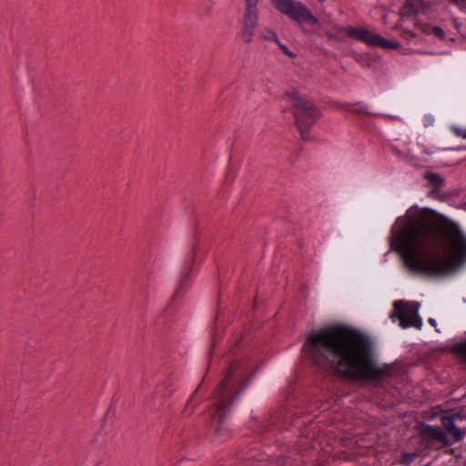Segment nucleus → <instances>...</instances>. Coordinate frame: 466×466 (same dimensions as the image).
Wrapping results in <instances>:
<instances>
[{
    "label": "nucleus",
    "instance_id": "nucleus-17",
    "mask_svg": "<svg viewBox=\"0 0 466 466\" xmlns=\"http://www.w3.org/2000/svg\"><path fill=\"white\" fill-rule=\"evenodd\" d=\"M432 33L440 40H443L446 37V34H445L444 30L441 27H440V26H437V25L433 26L432 27Z\"/></svg>",
    "mask_w": 466,
    "mask_h": 466
},
{
    "label": "nucleus",
    "instance_id": "nucleus-23",
    "mask_svg": "<svg viewBox=\"0 0 466 466\" xmlns=\"http://www.w3.org/2000/svg\"><path fill=\"white\" fill-rule=\"evenodd\" d=\"M320 3H324L326 0H319Z\"/></svg>",
    "mask_w": 466,
    "mask_h": 466
},
{
    "label": "nucleus",
    "instance_id": "nucleus-12",
    "mask_svg": "<svg viewBox=\"0 0 466 466\" xmlns=\"http://www.w3.org/2000/svg\"><path fill=\"white\" fill-rule=\"evenodd\" d=\"M452 351L466 362V341H461L452 347Z\"/></svg>",
    "mask_w": 466,
    "mask_h": 466
},
{
    "label": "nucleus",
    "instance_id": "nucleus-6",
    "mask_svg": "<svg viewBox=\"0 0 466 466\" xmlns=\"http://www.w3.org/2000/svg\"><path fill=\"white\" fill-rule=\"evenodd\" d=\"M420 304L416 303V307L404 300H396L393 303L394 312L390 315V318L394 320L398 319L400 326L402 329L415 327L420 329L422 327V319L418 313Z\"/></svg>",
    "mask_w": 466,
    "mask_h": 466
},
{
    "label": "nucleus",
    "instance_id": "nucleus-14",
    "mask_svg": "<svg viewBox=\"0 0 466 466\" xmlns=\"http://www.w3.org/2000/svg\"><path fill=\"white\" fill-rule=\"evenodd\" d=\"M259 0H245L246 9L245 13L258 14V5Z\"/></svg>",
    "mask_w": 466,
    "mask_h": 466
},
{
    "label": "nucleus",
    "instance_id": "nucleus-18",
    "mask_svg": "<svg viewBox=\"0 0 466 466\" xmlns=\"http://www.w3.org/2000/svg\"><path fill=\"white\" fill-rule=\"evenodd\" d=\"M417 457L416 453H405L402 457L401 462L403 464H410L413 461V460Z\"/></svg>",
    "mask_w": 466,
    "mask_h": 466
},
{
    "label": "nucleus",
    "instance_id": "nucleus-1",
    "mask_svg": "<svg viewBox=\"0 0 466 466\" xmlns=\"http://www.w3.org/2000/svg\"><path fill=\"white\" fill-rule=\"evenodd\" d=\"M391 245L412 273L446 276L466 262V236L441 222L436 211L412 206L391 227Z\"/></svg>",
    "mask_w": 466,
    "mask_h": 466
},
{
    "label": "nucleus",
    "instance_id": "nucleus-19",
    "mask_svg": "<svg viewBox=\"0 0 466 466\" xmlns=\"http://www.w3.org/2000/svg\"><path fill=\"white\" fill-rule=\"evenodd\" d=\"M452 132L455 136L465 138L466 139V128H461L459 127H453Z\"/></svg>",
    "mask_w": 466,
    "mask_h": 466
},
{
    "label": "nucleus",
    "instance_id": "nucleus-3",
    "mask_svg": "<svg viewBox=\"0 0 466 466\" xmlns=\"http://www.w3.org/2000/svg\"><path fill=\"white\" fill-rule=\"evenodd\" d=\"M285 99L293 108L296 125L303 140L310 139V128L319 117V110L306 96H302L297 91L285 94Z\"/></svg>",
    "mask_w": 466,
    "mask_h": 466
},
{
    "label": "nucleus",
    "instance_id": "nucleus-16",
    "mask_svg": "<svg viewBox=\"0 0 466 466\" xmlns=\"http://www.w3.org/2000/svg\"><path fill=\"white\" fill-rule=\"evenodd\" d=\"M277 45L288 56L291 58H295L297 56V55L293 51H291L286 45L282 44L280 41H279Z\"/></svg>",
    "mask_w": 466,
    "mask_h": 466
},
{
    "label": "nucleus",
    "instance_id": "nucleus-5",
    "mask_svg": "<svg viewBox=\"0 0 466 466\" xmlns=\"http://www.w3.org/2000/svg\"><path fill=\"white\" fill-rule=\"evenodd\" d=\"M338 29L344 32L348 36L363 42L370 46H380L388 49H398L400 46V42L388 40L365 27L339 26Z\"/></svg>",
    "mask_w": 466,
    "mask_h": 466
},
{
    "label": "nucleus",
    "instance_id": "nucleus-9",
    "mask_svg": "<svg viewBox=\"0 0 466 466\" xmlns=\"http://www.w3.org/2000/svg\"><path fill=\"white\" fill-rule=\"evenodd\" d=\"M420 431L422 437L427 440L438 441L444 446H451L452 444L447 435L437 425L422 424Z\"/></svg>",
    "mask_w": 466,
    "mask_h": 466
},
{
    "label": "nucleus",
    "instance_id": "nucleus-20",
    "mask_svg": "<svg viewBox=\"0 0 466 466\" xmlns=\"http://www.w3.org/2000/svg\"><path fill=\"white\" fill-rule=\"evenodd\" d=\"M429 323H430L432 327H434V329H435V330H436L437 332H440V330H439V329H438V328H437V322H436V319H433V318H430V319H429Z\"/></svg>",
    "mask_w": 466,
    "mask_h": 466
},
{
    "label": "nucleus",
    "instance_id": "nucleus-21",
    "mask_svg": "<svg viewBox=\"0 0 466 466\" xmlns=\"http://www.w3.org/2000/svg\"><path fill=\"white\" fill-rule=\"evenodd\" d=\"M326 35L328 36L329 39H336L337 38L336 35H334L332 33L327 32Z\"/></svg>",
    "mask_w": 466,
    "mask_h": 466
},
{
    "label": "nucleus",
    "instance_id": "nucleus-11",
    "mask_svg": "<svg viewBox=\"0 0 466 466\" xmlns=\"http://www.w3.org/2000/svg\"><path fill=\"white\" fill-rule=\"evenodd\" d=\"M441 425L446 429L448 432H450L453 438L454 442H459L463 440L465 432L457 427L454 415L441 416Z\"/></svg>",
    "mask_w": 466,
    "mask_h": 466
},
{
    "label": "nucleus",
    "instance_id": "nucleus-15",
    "mask_svg": "<svg viewBox=\"0 0 466 466\" xmlns=\"http://www.w3.org/2000/svg\"><path fill=\"white\" fill-rule=\"evenodd\" d=\"M260 37L264 40H272L276 43H279V39L273 30L268 29L265 32L261 33Z\"/></svg>",
    "mask_w": 466,
    "mask_h": 466
},
{
    "label": "nucleus",
    "instance_id": "nucleus-4",
    "mask_svg": "<svg viewBox=\"0 0 466 466\" xmlns=\"http://www.w3.org/2000/svg\"><path fill=\"white\" fill-rule=\"evenodd\" d=\"M272 5L281 14L300 25L305 23L315 26L319 25V19L301 2L296 0H272Z\"/></svg>",
    "mask_w": 466,
    "mask_h": 466
},
{
    "label": "nucleus",
    "instance_id": "nucleus-2",
    "mask_svg": "<svg viewBox=\"0 0 466 466\" xmlns=\"http://www.w3.org/2000/svg\"><path fill=\"white\" fill-rule=\"evenodd\" d=\"M303 350L316 365L342 377L379 381L390 373L389 364L377 361L371 339L345 326H329L310 332Z\"/></svg>",
    "mask_w": 466,
    "mask_h": 466
},
{
    "label": "nucleus",
    "instance_id": "nucleus-7",
    "mask_svg": "<svg viewBox=\"0 0 466 466\" xmlns=\"http://www.w3.org/2000/svg\"><path fill=\"white\" fill-rule=\"evenodd\" d=\"M228 378H226L219 383L216 391L215 407L210 410L212 420L215 423H220L225 419L231 403L228 402L226 388Z\"/></svg>",
    "mask_w": 466,
    "mask_h": 466
},
{
    "label": "nucleus",
    "instance_id": "nucleus-22",
    "mask_svg": "<svg viewBox=\"0 0 466 466\" xmlns=\"http://www.w3.org/2000/svg\"><path fill=\"white\" fill-rule=\"evenodd\" d=\"M450 150H455V148L450 147ZM456 150H460V148H456Z\"/></svg>",
    "mask_w": 466,
    "mask_h": 466
},
{
    "label": "nucleus",
    "instance_id": "nucleus-8",
    "mask_svg": "<svg viewBox=\"0 0 466 466\" xmlns=\"http://www.w3.org/2000/svg\"><path fill=\"white\" fill-rule=\"evenodd\" d=\"M258 25V14L244 13L241 27L238 34L244 44H250Z\"/></svg>",
    "mask_w": 466,
    "mask_h": 466
},
{
    "label": "nucleus",
    "instance_id": "nucleus-10",
    "mask_svg": "<svg viewBox=\"0 0 466 466\" xmlns=\"http://www.w3.org/2000/svg\"><path fill=\"white\" fill-rule=\"evenodd\" d=\"M423 177L431 188V196H434L440 199H443L446 197V195L442 193V188L446 185V180L443 177L438 173L426 172L423 175Z\"/></svg>",
    "mask_w": 466,
    "mask_h": 466
},
{
    "label": "nucleus",
    "instance_id": "nucleus-13",
    "mask_svg": "<svg viewBox=\"0 0 466 466\" xmlns=\"http://www.w3.org/2000/svg\"><path fill=\"white\" fill-rule=\"evenodd\" d=\"M410 8L416 14L423 13L424 5L422 0H406Z\"/></svg>",
    "mask_w": 466,
    "mask_h": 466
}]
</instances>
